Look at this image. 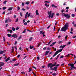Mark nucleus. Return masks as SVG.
Masks as SVG:
<instances>
[{"label": "nucleus", "mask_w": 76, "mask_h": 76, "mask_svg": "<svg viewBox=\"0 0 76 76\" xmlns=\"http://www.w3.org/2000/svg\"><path fill=\"white\" fill-rule=\"evenodd\" d=\"M31 15V13H29L28 15V18H29V16H30V15Z\"/></svg>", "instance_id": "32"}, {"label": "nucleus", "mask_w": 76, "mask_h": 76, "mask_svg": "<svg viewBox=\"0 0 76 76\" xmlns=\"http://www.w3.org/2000/svg\"><path fill=\"white\" fill-rule=\"evenodd\" d=\"M29 9V7H26V9H27V10H28Z\"/></svg>", "instance_id": "58"}, {"label": "nucleus", "mask_w": 76, "mask_h": 76, "mask_svg": "<svg viewBox=\"0 0 76 76\" xmlns=\"http://www.w3.org/2000/svg\"><path fill=\"white\" fill-rule=\"evenodd\" d=\"M50 53L49 51H46L45 53V56H47L48 54V53Z\"/></svg>", "instance_id": "10"}, {"label": "nucleus", "mask_w": 76, "mask_h": 76, "mask_svg": "<svg viewBox=\"0 0 76 76\" xmlns=\"http://www.w3.org/2000/svg\"><path fill=\"white\" fill-rule=\"evenodd\" d=\"M53 31H56V27H54Z\"/></svg>", "instance_id": "50"}, {"label": "nucleus", "mask_w": 76, "mask_h": 76, "mask_svg": "<svg viewBox=\"0 0 76 76\" xmlns=\"http://www.w3.org/2000/svg\"><path fill=\"white\" fill-rule=\"evenodd\" d=\"M3 39L4 41L5 42L6 39H5V37H3Z\"/></svg>", "instance_id": "31"}, {"label": "nucleus", "mask_w": 76, "mask_h": 76, "mask_svg": "<svg viewBox=\"0 0 76 76\" xmlns=\"http://www.w3.org/2000/svg\"><path fill=\"white\" fill-rule=\"evenodd\" d=\"M32 39H33V38H32V37H31L30 38V39H29V41H32Z\"/></svg>", "instance_id": "20"}, {"label": "nucleus", "mask_w": 76, "mask_h": 76, "mask_svg": "<svg viewBox=\"0 0 76 76\" xmlns=\"http://www.w3.org/2000/svg\"><path fill=\"white\" fill-rule=\"evenodd\" d=\"M20 10V7H18V10Z\"/></svg>", "instance_id": "46"}, {"label": "nucleus", "mask_w": 76, "mask_h": 76, "mask_svg": "<svg viewBox=\"0 0 76 76\" xmlns=\"http://www.w3.org/2000/svg\"><path fill=\"white\" fill-rule=\"evenodd\" d=\"M4 63L2 62H1L0 63V67H1V66H4Z\"/></svg>", "instance_id": "9"}, {"label": "nucleus", "mask_w": 76, "mask_h": 76, "mask_svg": "<svg viewBox=\"0 0 76 76\" xmlns=\"http://www.w3.org/2000/svg\"><path fill=\"white\" fill-rule=\"evenodd\" d=\"M64 16L66 17L67 19H69L70 18V16L68 14H65L64 15Z\"/></svg>", "instance_id": "6"}, {"label": "nucleus", "mask_w": 76, "mask_h": 76, "mask_svg": "<svg viewBox=\"0 0 76 76\" xmlns=\"http://www.w3.org/2000/svg\"><path fill=\"white\" fill-rule=\"evenodd\" d=\"M46 48H47V47H45L43 49V50H46Z\"/></svg>", "instance_id": "34"}, {"label": "nucleus", "mask_w": 76, "mask_h": 76, "mask_svg": "<svg viewBox=\"0 0 76 76\" xmlns=\"http://www.w3.org/2000/svg\"><path fill=\"white\" fill-rule=\"evenodd\" d=\"M56 43V42H55L53 43H52L53 45H54Z\"/></svg>", "instance_id": "45"}, {"label": "nucleus", "mask_w": 76, "mask_h": 76, "mask_svg": "<svg viewBox=\"0 0 76 76\" xmlns=\"http://www.w3.org/2000/svg\"><path fill=\"white\" fill-rule=\"evenodd\" d=\"M67 35H66V36L65 37V39H67Z\"/></svg>", "instance_id": "48"}, {"label": "nucleus", "mask_w": 76, "mask_h": 76, "mask_svg": "<svg viewBox=\"0 0 76 76\" xmlns=\"http://www.w3.org/2000/svg\"><path fill=\"white\" fill-rule=\"evenodd\" d=\"M5 23H7L8 22V20H6L5 21Z\"/></svg>", "instance_id": "37"}, {"label": "nucleus", "mask_w": 76, "mask_h": 76, "mask_svg": "<svg viewBox=\"0 0 76 76\" xmlns=\"http://www.w3.org/2000/svg\"><path fill=\"white\" fill-rule=\"evenodd\" d=\"M52 7H54L55 8H57V6L56 5H54V4H52Z\"/></svg>", "instance_id": "16"}, {"label": "nucleus", "mask_w": 76, "mask_h": 76, "mask_svg": "<svg viewBox=\"0 0 76 76\" xmlns=\"http://www.w3.org/2000/svg\"><path fill=\"white\" fill-rule=\"evenodd\" d=\"M26 20L25 19H24L23 20V23H24L25 22Z\"/></svg>", "instance_id": "56"}, {"label": "nucleus", "mask_w": 76, "mask_h": 76, "mask_svg": "<svg viewBox=\"0 0 76 76\" xmlns=\"http://www.w3.org/2000/svg\"><path fill=\"white\" fill-rule=\"evenodd\" d=\"M13 9V7H10L8 9V10H12Z\"/></svg>", "instance_id": "17"}, {"label": "nucleus", "mask_w": 76, "mask_h": 76, "mask_svg": "<svg viewBox=\"0 0 76 76\" xmlns=\"http://www.w3.org/2000/svg\"><path fill=\"white\" fill-rule=\"evenodd\" d=\"M19 65V63L15 64H14V66H17Z\"/></svg>", "instance_id": "12"}, {"label": "nucleus", "mask_w": 76, "mask_h": 76, "mask_svg": "<svg viewBox=\"0 0 76 76\" xmlns=\"http://www.w3.org/2000/svg\"><path fill=\"white\" fill-rule=\"evenodd\" d=\"M7 2V1H5L3 2V4H6V3Z\"/></svg>", "instance_id": "26"}, {"label": "nucleus", "mask_w": 76, "mask_h": 76, "mask_svg": "<svg viewBox=\"0 0 76 76\" xmlns=\"http://www.w3.org/2000/svg\"><path fill=\"white\" fill-rule=\"evenodd\" d=\"M22 7H23V6H24V3L23 2L22 3Z\"/></svg>", "instance_id": "51"}, {"label": "nucleus", "mask_w": 76, "mask_h": 76, "mask_svg": "<svg viewBox=\"0 0 76 76\" xmlns=\"http://www.w3.org/2000/svg\"><path fill=\"white\" fill-rule=\"evenodd\" d=\"M42 31H41L40 32V34H42Z\"/></svg>", "instance_id": "55"}, {"label": "nucleus", "mask_w": 76, "mask_h": 76, "mask_svg": "<svg viewBox=\"0 0 76 76\" xmlns=\"http://www.w3.org/2000/svg\"><path fill=\"white\" fill-rule=\"evenodd\" d=\"M8 20L9 21V22H12V19H8Z\"/></svg>", "instance_id": "43"}, {"label": "nucleus", "mask_w": 76, "mask_h": 76, "mask_svg": "<svg viewBox=\"0 0 76 76\" xmlns=\"http://www.w3.org/2000/svg\"><path fill=\"white\" fill-rule=\"evenodd\" d=\"M40 45H41V43H38L37 45V47H39L40 46Z\"/></svg>", "instance_id": "25"}, {"label": "nucleus", "mask_w": 76, "mask_h": 76, "mask_svg": "<svg viewBox=\"0 0 76 76\" xmlns=\"http://www.w3.org/2000/svg\"><path fill=\"white\" fill-rule=\"evenodd\" d=\"M6 53L5 50H4L2 51H1L0 50V54H3L4 53Z\"/></svg>", "instance_id": "8"}, {"label": "nucleus", "mask_w": 76, "mask_h": 76, "mask_svg": "<svg viewBox=\"0 0 76 76\" xmlns=\"http://www.w3.org/2000/svg\"><path fill=\"white\" fill-rule=\"evenodd\" d=\"M52 12V11H50V12L48 11V13L49 15V16H48L49 18H53V17L54 16V13H53L51 14Z\"/></svg>", "instance_id": "2"}, {"label": "nucleus", "mask_w": 76, "mask_h": 76, "mask_svg": "<svg viewBox=\"0 0 76 76\" xmlns=\"http://www.w3.org/2000/svg\"><path fill=\"white\" fill-rule=\"evenodd\" d=\"M26 4H29V1H27L26 3Z\"/></svg>", "instance_id": "30"}, {"label": "nucleus", "mask_w": 76, "mask_h": 76, "mask_svg": "<svg viewBox=\"0 0 76 76\" xmlns=\"http://www.w3.org/2000/svg\"><path fill=\"white\" fill-rule=\"evenodd\" d=\"M63 57H64V56H61V57H60V58H63Z\"/></svg>", "instance_id": "33"}, {"label": "nucleus", "mask_w": 76, "mask_h": 76, "mask_svg": "<svg viewBox=\"0 0 76 76\" xmlns=\"http://www.w3.org/2000/svg\"><path fill=\"white\" fill-rule=\"evenodd\" d=\"M47 50H50V48H48Z\"/></svg>", "instance_id": "53"}, {"label": "nucleus", "mask_w": 76, "mask_h": 76, "mask_svg": "<svg viewBox=\"0 0 76 76\" xmlns=\"http://www.w3.org/2000/svg\"><path fill=\"white\" fill-rule=\"evenodd\" d=\"M12 37H13L14 38H16L18 37V35L15 34H14L12 36Z\"/></svg>", "instance_id": "7"}, {"label": "nucleus", "mask_w": 76, "mask_h": 76, "mask_svg": "<svg viewBox=\"0 0 76 76\" xmlns=\"http://www.w3.org/2000/svg\"><path fill=\"white\" fill-rule=\"evenodd\" d=\"M12 29L13 31H15V30L16 28H14V27H13L12 28Z\"/></svg>", "instance_id": "22"}, {"label": "nucleus", "mask_w": 76, "mask_h": 76, "mask_svg": "<svg viewBox=\"0 0 76 76\" xmlns=\"http://www.w3.org/2000/svg\"><path fill=\"white\" fill-rule=\"evenodd\" d=\"M7 31H9L10 32V33L11 34V33H12V30H10L9 29L7 30Z\"/></svg>", "instance_id": "29"}, {"label": "nucleus", "mask_w": 76, "mask_h": 76, "mask_svg": "<svg viewBox=\"0 0 76 76\" xmlns=\"http://www.w3.org/2000/svg\"><path fill=\"white\" fill-rule=\"evenodd\" d=\"M45 6H46V7H49V5H47V4L46 3L45 4Z\"/></svg>", "instance_id": "28"}, {"label": "nucleus", "mask_w": 76, "mask_h": 76, "mask_svg": "<svg viewBox=\"0 0 76 76\" xmlns=\"http://www.w3.org/2000/svg\"><path fill=\"white\" fill-rule=\"evenodd\" d=\"M21 73L22 74H25V72H21Z\"/></svg>", "instance_id": "63"}, {"label": "nucleus", "mask_w": 76, "mask_h": 76, "mask_svg": "<svg viewBox=\"0 0 76 76\" xmlns=\"http://www.w3.org/2000/svg\"><path fill=\"white\" fill-rule=\"evenodd\" d=\"M26 29H25V30H24L22 32V33H25L26 32Z\"/></svg>", "instance_id": "27"}, {"label": "nucleus", "mask_w": 76, "mask_h": 76, "mask_svg": "<svg viewBox=\"0 0 76 76\" xmlns=\"http://www.w3.org/2000/svg\"><path fill=\"white\" fill-rule=\"evenodd\" d=\"M72 17H75V15L74 14H72Z\"/></svg>", "instance_id": "40"}, {"label": "nucleus", "mask_w": 76, "mask_h": 76, "mask_svg": "<svg viewBox=\"0 0 76 76\" xmlns=\"http://www.w3.org/2000/svg\"><path fill=\"white\" fill-rule=\"evenodd\" d=\"M74 26L75 27H76V24H74Z\"/></svg>", "instance_id": "64"}, {"label": "nucleus", "mask_w": 76, "mask_h": 76, "mask_svg": "<svg viewBox=\"0 0 76 76\" xmlns=\"http://www.w3.org/2000/svg\"><path fill=\"white\" fill-rule=\"evenodd\" d=\"M69 26L68 24H66L64 25V26L61 28V31H66Z\"/></svg>", "instance_id": "1"}, {"label": "nucleus", "mask_w": 76, "mask_h": 76, "mask_svg": "<svg viewBox=\"0 0 76 76\" xmlns=\"http://www.w3.org/2000/svg\"><path fill=\"white\" fill-rule=\"evenodd\" d=\"M57 64V62H55L54 63V64H53L52 65V63H49L48 66V67L49 68V67H50V68H52V67H53V66H56V64Z\"/></svg>", "instance_id": "3"}, {"label": "nucleus", "mask_w": 76, "mask_h": 76, "mask_svg": "<svg viewBox=\"0 0 76 76\" xmlns=\"http://www.w3.org/2000/svg\"><path fill=\"white\" fill-rule=\"evenodd\" d=\"M18 20H19V19H18V18H17L16 20L15 21V22H17Z\"/></svg>", "instance_id": "42"}, {"label": "nucleus", "mask_w": 76, "mask_h": 76, "mask_svg": "<svg viewBox=\"0 0 76 76\" xmlns=\"http://www.w3.org/2000/svg\"><path fill=\"white\" fill-rule=\"evenodd\" d=\"M60 54H59L57 56V58H58V57H59V56H60Z\"/></svg>", "instance_id": "49"}, {"label": "nucleus", "mask_w": 76, "mask_h": 76, "mask_svg": "<svg viewBox=\"0 0 76 76\" xmlns=\"http://www.w3.org/2000/svg\"><path fill=\"white\" fill-rule=\"evenodd\" d=\"M34 47V46H31V45L30 46V49H32V48H33Z\"/></svg>", "instance_id": "23"}, {"label": "nucleus", "mask_w": 76, "mask_h": 76, "mask_svg": "<svg viewBox=\"0 0 76 76\" xmlns=\"http://www.w3.org/2000/svg\"><path fill=\"white\" fill-rule=\"evenodd\" d=\"M53 70H55V72L57 71V66L53 67Z\"/></svg>", "instance_id": "11"}, {"label": "nucleus", "mask_w": 76, "mask_h": 76, "mask_svg": "<svg viewBox=\"0 0 76 76\" xmlns=\"http://www.w3.org/2000/svg\"><path fill=\"white\" fill-rule=\"evenodd\" d=\"M10 60V57H8L7 58V59L5 61L6 62H7L8 61Z\"/></svg>", "instance_id": "15"}, {"label": "nucleus", "mask_w": 76, "mask_h": 76, "mask_svg": "<svg viewBox=\"0 0 76 76\" xmlns=\"http://www.w3.org/2000/svg\"><path fill=\"white\" fill-rule=\"evenodd\" d=\"M7 35L8 36V37H10L12 36V34H7Z\"/></svg>", "instance_id": "18"}, {"label": "nucleus", "mask_w": 76, "mask_h": 76, "mask_svg": "<svg viewBox=\"0 0 76 76\" xmlns=\"http://www.w3.org/2000/svg\"><path fill=\"white\" fill-rule=\"evenodd\" d=\"M16 59H14L12 60V61H16Z\"/></svg>", "instance_id": "61"}, {"label": "nucleus", "mask_w": 76, "mask_h": 76, "mask_svg": "<svg viewBox=\"0 0 76 76\" xmlns=\"http://www.w3.org/2000/svg\"><path fill=\"white\" fill-rule=\"evenodd\" d=\"M51 26V25H50L47 28V29H49V28H50V27Z\"/></svg>", "instance_id": "47"}, {"label": "nucleus", "mask_w": 76, "mask_h": 76, "mask_svg": "<svg viewBox=\"0 0 76 76\" xmlns=\"http://www.w3.org/2000/svg\"><path fill=\"white\" fill-rule=\"evenodd\" d=\"M17 43H18V42H17V41H15V45H16V44H17Z\"/></svg>", "instance_id": "41"}, {"label": "nucleus", "mask_w": 76, "mask_h": 76, "mask_svg": "<svg viewBox=\"0 0 76 76\" xmlns=\"http://www.w3.org/2000/svg\"><path fill=\"white\" fill-rule=\"evenodd\" d=\"M20 15L21 16H22V12L20 13Z\"/></svg>", "instance_id": "38"}, {"label": "nucleus", "mask_w": 76, "mask_h": 76, "mask_svg": "<svg viewBox=\"0 0 76 76\" xmlns=\"http://www.w3.org/2000/svg\"><path fill=\"white\" fill-rule=\"evenodd\" d=\"M27 24H28V23H27V22H25L24 23V25H27Z\"/></svg>", "instance_id": "35"}, {"label": "nucleus", "mask_w": 76, "mask_h": 76, "mask_svg": "<svg viewBox=\"0 0 76 76\" xmlns=\"http://www.w3.org/2000/svg\"><path fill=\"white\" fill-rule=\"evenodd\" d=\"M30 18H33V15H32L30 16Z\"/></svg>", "instance_id": "62"}, {"label": "nucleus", "mask_w": 76, "mask_h": 76, "mask_svg": "<svg viewBox=\"0 0 76 76\" xmlns=\"http://www.w3.org/2000/svg\"><path fill=\"white\" fill-rule=\"evenodd\" d=\"M14 18H16V15H14Z\"/></svg>", "instance_id": "60"}, {"label": "nucleus", "mask_w": 76, "mask_h": 76, "mask_svg": "<svg viewBox=\"0 0 76 76\" xmlns=\"http://www.w3.org/2000/svg\"><path fill=\"white\" fill-rule=\"evenodd\" d=\"M52 75H53V76H56L57 75V74L56 73H54L52 74Z\"/></svg>", "instance_id": "19"}, {"label": "nucleus", "mask_w": 76, "mask_h": 76, "mask_svg": "<svg viewBox=\"0 0 76 76\" xmlns=\"http://www.w3.org/2000/svg\"><path fill=\"white\" fill-rule=\"evenodd\" d=\"M36 15H39L38 10H36Z\"/></svg>", "instance_id": "14"}, {"label": "nucleus", "mask_w": 76, "mask_h": 76, "mask_svg": "<svg viewBox=\"0 0 76 76\" xmlns=\"http://www.w3.org/2000/svg\"><path fill=\"white\" fill-rule=\"evenodd\" d=\"M68 66H71V67L70 68V69L71 70H73V68L76 69V67L74 66V64H68Z\"/></svg>", "instance_id": "4"}, {"label": "nucleus", "mask_w": 76, "mask_h": 76, "mask_svg": "<svg viewBox=\"0 0 76 76\" xmlns=\"http://www.w3.org/2000/svg\"><path fill=\"white\" fill-rule=\"evenodd\" d=\"M63 50V49H60L59 50H58L56 51V52L53 55V57H54L58 53H60V52H61L62 51V50Z\"/></svg>", "instance_id": "5"}, {"label": "nucleus", "mask_w": 76, "mask_h": 76, "mask_svg": "<svg viewBox=\"0 0 76 76\" xmlns=\"http://www.w3.org/2000/svg\"><path fill=\"white\" fill-rule=\"evenodd\" d=\"M22 36L20 35V37H19L18 38V40L19 41V40L20 39V38H22Z\"/></svg>", "instance_id": "13"}, {"label": "nucleus", "mask_w": 76, "mask_h": 76, "mask_svg": "<svg viewBox=\"0 0 76 76\" xmlns=\"http://www.w3.org/2000/svg\"><path fill=\"white\" fill-rule=\"evenodd\" d=\"M70 54H68L66 55V57H69V56H70Z\"/></svg>", "instance_id": "54"}, {"label": "nucleus", "mask_w": 76, "mask_h": 76, "mask_svg": "<svg viewBox=\"0 0 76 76\" xmlns=\"http://www.w3.org/2000/svg\"><path fill=\"white\" fill-rule=\"evenodd\" d=\"M21 10H23V11H25V10L26 9L24 8H22Z\"/></svg>", "instance_id": "44"}, {"label": "nucleus", "mask_w": 76, "mask_h": 76, "mask_svg": "<svg viewBox=\"0 0 76 76\" xmlns=\"http://www.w3.org/2000/svg\"><path fill=\"white\" fill-rule=\"evenodd\" d=\"M28 15V12H26V14L25 16H27Z\"/></svg>", "instance_id": "36"}, {"label": "nucleus", "mask_w": 76, "mask_h": 76, "mask_svg": "<svg viewBox=\"0 0 76 76\" xmlns=\"http://www.w3.org/2000/svg\"><path fill=\"white\" fill-rule=\"evenodd\" d=\"M37 60H39V57H37Z\"/></svg>", "instance_id": "59"}, {"label": "nucleus", "mask_w": 76, "mask_h": 76, "mask_svg": "<svg viewBox=\"0 0 76 76\" xmlns=\"http://www.w3.org/2000/svg\"><path fill=\"white\" fill-rule=\"evenodd\" d=\"M31 69L29 68L28 72H31Z\"/></svg>", "instance_id": "52"}, {"label": "nucleus", "mask_w": 76, "mask_h": 76, "mask_svg": "<svg viewBox=\"0 0 76 76\" xmlns=\"http://www.w3.org/2000/svg\"><path fill=\"white\" fill-rule=\"evenodd\" d=\"M66 45H64L62 46V49H63V48H64V47H66Z\"/></svg>", "instance_id": "24"}, {"label": "nucleus", "mask_w": 76, "mask_h": 76, "mask_svg": "<svg viewBox=\"0 0 76 76\" xmlns=\"http://www.w3.org/2000/svg\"><path fill=\"white\" fill-rule=\"evenodd\" d=\"M12 51H11V53H13V52H14V51H15V49H14V48H12Z\"/></svg>", "instance_id": "21"}, {"label": "nucleus", "mask_w": 76, "mask_h": 76, "mask_svg": "<svg viewBox=\"0 0 76 76\" xmlns=\"http://www.w3.org/2000/svg\"><path fill=\"white\" fill-rule=\"evenodd\" d=\"M20 57V55H18V56H17V58H19V57Z\"/></svg>", "instance_id": "57"}, {"label": "nucleus", "mask_w": 76, "mask_h": 76, "mask_svg": "<svg viewBox=\"0 0 76 76\" xmlns=\"http://www.w3.org/2000/svg\"><path fill=\"white\" fill-rule=\"evenodd\" d=\"M6 9V7H3V10H5Z\"/></svg>", "instance_id": "39"}]
</instances>
